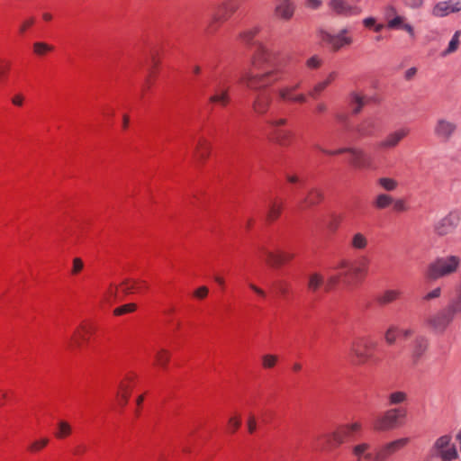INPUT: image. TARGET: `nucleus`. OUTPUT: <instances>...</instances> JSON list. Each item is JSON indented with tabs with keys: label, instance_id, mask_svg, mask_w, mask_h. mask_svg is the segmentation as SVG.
Segmentation results:
<instances>
[{
	"label": "nucleus",
	"instance_id": "obj_30",
	"mask_svg": "<svg viewBox=\"0 0 461 461\" xmlns=\"http://www.w3.org/2000/svg\"><path fill=\"white\" fill-rule=\"evenodd\" d=\"M284 203L282 201L274 200L269 203L266 220L271 223L276 221L282 213Z\"/></svg>",
	"mask_w": 461,
	"mask_h": 461
},
{
	"label": "nucleus",
	"instance_id": "obj_55",
	"mask_svg": "<svg viewBox=\"0 0 461 461\" xmlns=\"http://www.w3.org/2000/svg\"><path fill=\"white\" fill-rule=\"evenodd\" d=\"M392 205L393 211L396 212H403L408 210V206L406 205L405 201L402 199H393Z\"/></svg>",
	"mask_w": 461,
	"mask_h": 461
},
{
	"label": "nucleus",
	"instance_id": "obj_35",
	"mask_svg": "<svg viewBox=\"0 0 461 461\" xmlns=\"http://www.w3.org/2000/svg\"><path fill=\"white\" fill-rule=\"evenodd\" d=\"M393 197L387 194H379L373 202L375 209L384 210L392 205Z\"/></svg>",
	"mask_w": 461,
	"mask_h": 461
},
{
	"label": "nucleus",
	"instance_id": "obj_63",
	"mask_svg": "<svg viewBox=\"0 0 461 461\" xmlns=\"http://www.w3.org/2000/svg\"><path fill=\"white\" fill-rule=\"evenodd\" d=\"M209 293V289L206 286H200L194 292V296L197 299H204Z\"/></svg>",
	"mask_w": 461,
	"mask_h": 461
},
{
	"label": "nucleus",
	"instance_id": "obj_45",
	"mask_svg": "<svg viewBox=\"0 0 461 461\" xmlns=\"http://www.w3.org/2000/svg\"><path fill=\"white\" fill-rule=\"evenodd\" d=\"M399 329L396 326H390L384 333V339L387 345L392 346L396 341V336Z\"/></svg>",
	"mask_w": 461,
	"mask_h": 461
},
{
	"label": "nucleus",
	"instance_id": "obj_16",
	"mask_svg": "<svg viewBox=\"0 0 461 461\" xmlns=\"http://www.w3.org/2000/svg\"><path fill=\"white\" fill-rule=\"evenodd\" d=\"M230 86L218 83L215 85L213 94L209 97L211 104L226 107L230 103Z\"/></svg>",
	"mask_w": 461,
	"mask_h": 461
},
{
	"label": "nucleus",
	"instance_id": "obj_29",
	"mask_svg": "<svg viewBox=\"0 0 461 461\" xmlns=\"http://www.w3.org/2000/svg\"><path fill=\"white\" fill-rule=\"evenodd\" d=\"M294 14V5L293 3H280L275 8V14L285 20H290Z\"/></svg>",
	"mask_w": 461,
	"mask_h": 461
},
{
	"label": "nucleus",
	"instance_id": "obj_10",
	"mask_svg": "<svg viewBox=\"0 0 461 461\" xmlns=\"http://www.w3.org/2000/svg\"><path fill=\"white\" fill-rule=\"evenodd\" d=\"M460 222V215L457 212H450L447 215L438 221L434 225V232L438 236H446L452 233Z\"/></svg>",
	"mask_w": 461,
	"mask_h": 461
},
{
	"label": "nucleus",
	"instance_id": "obj_21",
	"mask_svg": "<svg viewBox=\"0 0 461 461\" xmlns=\"http://www.w3.org/2000/svg\"><path fill=\"white\" fill-rule=\"evenodd\" d=\"M359 137H372L377 131V125L374 119L366 118L363 120L356 128Z\"/></svg>",
	"mask_w": 461,
	"mask_h": 461
},
{
	"label": "nucleus",
	"instance_id": "obj_6",
	"mask_svg": "<svg viewBox=\"0 0 461 461\" xmlns=\"http://www.w3.org/2000/svg\"><path fill=\"white\" fill-rule=\"evenodd\" d=\"M317 149H319L321 152L327 155H340L344 153L350 154L351 158L349 159V163L355 168H368L371 167L372 164V159L370 156L363 149L360 148L347 147L340 148L336 150H328L317 146Z\"/></svg>",
	"mask_w": 461,
	"mask_h": 461
},
{
	"label": "nucleus",
	"instance_id": "obj_48",
	"mask_svg": "<svg viewBox=\"0 0 461 461\" xmlns=\"http://www.w3.org/2000/svg\"><path fill=\"white\" fill-rule=\"evenodd\" d=\"M407 395L403 392H394L389 395V403L392 405L400 404L406 401Z\"/></svg>",
	"mask_w": 461,
	"mask_h": 461
},
{
	"label": "nucleus",
	"instance_id": "obj_15",
	"mask_svg": "<svg viewBox=\"0 0 461 461\" xmlns=\"http://www.w3.org/2000/svg\"><path fill=\"white\" fill-rule=\"evenodd\" d=\"M95 326L87 321H83L77 330L74 332L71 338L70 347H81L83 342H86L89 339V336L95 332Z\"/></svg>",
	"mask_w": 461,
	"mask_h": 461
},
{
	"label": "nucleus",
	"instance_id": "obj_46",
	"mask_svg": "<svg viewBox=\"0 0 461 461\" xmlns=\"http://www.w3.org/2000/svg\"><path fill=\"white\" fill-rule=\"evenodd\" d=\"M137 305L135 303H126L122 306H119L113 310V314L116 316L123 315L126 313L133 312L136 311Z\"/></svg>",
	"mask_w": 461,
	"mask_h": 461
},
{
	"label": "nucleus",
	"instance_id": "obj_8",
	"mask_svg": "<svg viewBox=\"0 0 461 461\" xmlns=\"http://www.w3.org/2000/svg\"><path fill=\"white\" fill-rule=\"evenodd\" d=\"M348 32L349 31L346 28L340 30L337 34L321 30L320 31V37L323 42L330 46L332 51L338 52L353 43V38L348 35Z\"/></svg>",
	"mask_w": 461,
	"mask_h": 461
},
{
	"label": "nucleus",
	"instance_id": "obj_33",
	"mask_svg": "<svg viewBox=\"0 0 461 461\" xmlns=\"http://www.w3.org/2000/svg\"><path fill=\"white\" fill-rule=\"evenodd\" d=\"M211 150L210 143L203 138H201L197 143L195 148V157L198 160H205L209 155Z\"/></svg>",
	"mask_w": 461,
	"mask_h": 461
},
{
	"label": "nucleus",
	"instance_id": "obj_32",
	"mask_svg": "<svg viewBox=\"0 0 461 461\" xmlns=\"http://www.w3.org/2000/svg\"><path fill=\"white\" fill-rule=\"evenodd\" d=\"M285 179L288 184L291 185V193L295 196L299 191V189L304 187L305 185V179L303 177H300L299 176L295 174H286Z\"/></svg>",
	"mask_w": 461,
	"mask_h": 461
},
{
	"label": "nucleus",
	"instance_id": "obj_4",
	"mask_svg": "<svg viewBox=\"0 0 461 461\" xmlns=\"http://www.w3.org/2000/svg\"><path fill=\"white\" fill-rule=\"evenodd\" d=\"M367 265L368 259L366 258H363L359 261L358 265H355L348 260L343 259L333 267V270H341V275H343V285L350 286L364 278L367 273Z\"/></svg>",
	"mask_w": 461,
	"mask_h": 461
},
{
	"label": "nucleus",
	"instance_id": "obj_18",
	"mask_svg": "<svg viewBox=\"0 0 461 461\" xmlns=\"http://www.w3.org/2000/svg\"><path fill=\"white\" fill-rule=\"evenodd\" d=\"M459 11H461V1L448 0L438 3L433 7L432 14L436 17H444Z\"/></svg>",
	"mask_w": 461,
	"mask_h": 461
},
{
	"label": "nucleus",
	"instance_id": "obj_49",
	"mask_svg": "<svg viewBox=\"0 0 461 461\" xmlns=\"http://www.w3.org/2000/svg\"><path fill=\"white\" fill-rule=\"evenodd\" d=\"M159 60L156 59V57L153 55L151 58V68L149 71V76L147 77L145 85L142 86V94L141 97H143L144 92L149 88V77H151L154 73L156 68L158 67Z\"/></svg>",
	"mask_w": 461,
	"mask_h": 461
},
{
	"label": "nucleus",
	"instance_id": "obj_38",
	"mask_svg": "<svg viewBox=\"0 0 461 461\" xmlns=\"http://www.w3.org/2000/svg\"><path fill=\"white\" fill-rule=\"evenodd\" d=\"M451 437L449 435H444L439 437L434 443L432 451L435 456L436 453L441 452L450 446Z\"/></svg>",
	"mask_w": 461,
	"mask_h": 461
},
{
	"label": "nucleus",
	"instance_id": "obj_53",
	"mask_svg": "<svg viewBox=\"0 0 461 461\" xmlns=\"http://www.w3.org/2000/svg\"><path fill=\"white\" fill-rule=\"evenodd\" d=\"M321 65H322V59L317 55L311 57L306 61L307 68H309L311 69H317Z\"/></svg>",
	"mask_w": 461,
	"mask_h": 461
},
{
	"label": "nucleus",
	"instance_id": "obj_42",
	"mask_svg": "<svg viewBox=\"0 0 461 461\" xmlns=\"http://www.w3.org/2000/svg\"><path fill=\"white\" fill-rule=\"evenodd\" d=\"M351 246L356 249H364L367 246V240L362 233H356L352 238Z\"/></svg>",
	"mask_w": 461,
	"mask_h": 461
},
{
	"label": "nucleus",
	"instance_id": "obj_58",
	"mask_svg": "<svg viewBox=\"0 0 461 461\" xmlns=\"http://www.w3.org/2000/svg\"><path fill=\"white\" fill-rule=\"evenodd\" d=\"M268 125L272 128V131H276V128H281L287 123V119L280 118V119H272L267 122Z\"/></svg>",
	"mask_w": 461,
	"mask_h": 461
},
{
	"label": "nucleus",
	"instance_id": "obj_59",
	"mask_svg": "<svg viewBox=\"0 0 461 461\" xmlns=\"http://www.w3.org/2000/svg\"><path fill=\"white\" fill-rule=\"evenodd\" d=\"M240 418L238 416L230 417L228 421L229 429L234 433L240 426Z\"/></svg>",
	"mask_w": 461,
	"mask_h": 461
},
{
	"label": "nucleus",
	"instance_id": "obj_7",
	"mask_svg": "<svg viewBox=\"0 0 461 461\" xmlns=\"http://www.w3.org/2000/svg\"><path fill=\"white\" fill-rule=\"evenodd\" d=\"M405 415V411L402 409H389L374 420L373 429L378 432L394 429L400 425V419L404 418Z\"/></svg>",
	"mask_w": 461,
	"mask_h": 461
},
{
	"label": "nucleus",
	"instance_id": "obj_34",
	"mask_svg": "<svg viewBox=\"0 0 461 461\" xmlns=\"http://www.w3.org/2000/svg\"><path fill=\"white\" fill-rule=\"evenodd\" d=\"M324 285V277L320 273H312L309 276L307 288L312 293H316Z\"/></svg>",
	"mask_w": 461,
	"mask_h": 461
},
{
	"label": "nucleus",
	"instance_id": "obj_13",
	"mask_svg": "<svg viewBox=\"0 0 461 461\" xmlns=\"http://www.w3.org/2000/svg\"><path fill=\"white\" fill-rule=\"evenodd\" d=\"M409 441V438H401L384 444L376 451L374 460L385 461L391 455L403 448Z\"/></svg>",
	"mask_w": 461,
	"mask_h": 461
},
{
	"label": "nucleus",
	"instance_id": "obj_60",
	"mask_svg": "<svg viewBox=\"0 0 461 461\" xmlns=\"http://www.w3.org/2000/svg\"><path fill=\"white\" fill-rule=\"evenodd\" d=\"M441 295V288L436 287L432 291L427 293L423 297L422 301H430L438 298Z\"/></svg>",
	"mask_w": 461,
	"mask_h": 461
},
{
	"label": "nucleus",
	"instance_id": "obj_25",
	"mask_svg": "<svg viewBox=\"0 0 461 461\" xmlns=\"http://www.w3.org/2000/svg\"><path fill=\"white\" fill-rule=\"evenodd\" d=\"M402 294V293L400 290L388 289L377 296L376 302L379 305L385 306L399 300Z\"/></svg>",
	"mask_w": 461,
	"mask_h": 461
},
{
	"label": "nucleus",
	"instance_id": "obj_3",
	"mask_svg": "<svg viewBox=\"0 0 461 461\" xmlns=\"http://www.w3.org/2000/svg\"><path fill=\"white\" fill-rule=\"evenodd\" d=\"M461 266V258L456 255L437 257L426 269L425 276L428 280L436 281L456 274Z\"/></svg>",
	"mask_w": 461,
	"mask_h": 461
},
{
	"label": "nucleus",
	"instance_id": "obj_24",
	"mask_svg": "<svg viewBox=\"0 0 461 461\" xmlns=\"http://www.w3.org/2000/svg\"><path fill=\"white\" fill-rule=\"evenodd\" d=\"M346 429L347 428H342L341 426L331 433L325 435L327 443L330 447H337L345 442V439L348 437Z\"/></svg>",
	"mask_w": 461,
	"mask_h": 461
},
{
	"label": "nucleus",
	"instance_id": "obj_52",
	"mask_svg": "<svg viewBox=\"0 0 461 461\" xmlns=\"http://www.w3.org/2000/svg\"><path fill=\"white\" fill-rule=\"evenodd\" d=\"M35 18L29 17L25 19L19 26L18 32L21 36H23L25 32L34 24Z\"/></svg>",
	"mask_w": 461,
	"mask_h": 461
},
{
	"label": "nucleus",
	"instance_id": "obj_11",
	"mask_svg": "<svg viewBox=\"0 0 461 461\" xmlns=\"http://www.w3.org/2000/svg\"><path fill=\"white\" fill-rule=\"evenodd\" d=\"M409 134V130L407 129H399L395 131L389 133L383 140L375 142V149L377 151H388L395 149L399 143Z\"/></svg>",
	"mask_w": 461,
	"mask_h": 461
},
{
	"label": "nucleus",
	"instance_id": "obj_57",
	"mask_svg": "<svg viewBox=\"0 0 461 461\" xmlns=\"http://www.w3.org/2000/svg\"><path fill=\"white\" fill-rule=\"evenodd\" d=\"M84 268V262L79 258H75L73 259V267L71 270L72 275H77L79 274Z\"/></svg>",
	"mask_w": 461,
	"mask_h": 461
},
{
	"label": "nucleus",
	"instance_id": "obj_64",
	"mask_svg": "<svg viewBox=\"0 0 461 461\" xmlns=\"http://www.w3.org/2000/svg\"><path fill=\"white\" fill-rule=\"evenodd\" d=\"M451 302L455 304V307L457 308V310L461 311V285L456 290V297Z\"/></svg>",
	"mask_w": 461,
	"mask_h": 461
},
{
	"label": "nucleus",
	"instance_id": "obj_27",
	"mask_svg": "<svg viewBox=\"0 0 461 461\" xmlns=\"http://www.w3.org/2000/svg\"><path fill=\"white\" fill-rule=\"evenodd\" d=\"M366 104V100L364 95H361L356 92L350 93L348 96V106L351 108L352 114H358Z\"/></svg>",
	"mask_w": 461,
	"mask_h": 461
},
{
	"label": "nucleus",
	"instance_id": "obj_47",
	"mask_svg": "<svg viewBox=\"0 0 461 461\" xmlns=\"http://www.w3.org/2000/svg\"><path fill=\"white\" fill-rule=\"evenodd\" d=\"M459 35H460L459 31L455 32V34L453 35V37L448 44L447 49L446 50H444L443 56L448 55L457 50L458 45H459Z\"/></svg>",
	"mask_w": 461,
	"mask_h": 461
},
{
	"label": "nucleus",
	"instance_id": "obj_5",
	"mask_svg": "<svg viewBox=\"0 0 461 461\" xmlns=\"http://www.w3.org/2000/svg\"><path fill=\"white\" fill-rule=\"evenodd\" d=\"M461 313V311L455 307V304L450 302L445 308L440 309L438 312L429 315L426 321V325L436 332L442 333L452 322L456 314Z\"/></svg>",
	"mask_w": 461,
	"mask_h": 461
},
{
	"label": "nucleus",
	"instance_id": "obj_43",
	"mask_svg": "<svg viewBox=\"0 0 461 461\" xmlns=\"http://www.w3.org/2000/svg\"><path fill=\"white\" fill-rule=\"evenodd\" d=\"M221 19H217V14H215L212 20L208 23L207 26L204 29V33L206 35H212L216 32L219 28V23H223Z\"/></svg>",
	"mask_w": 461,
	"mask_h": 461
},
{
	"label": "nucleus",
	"instance_id": "obj_39",
	"mask_svg": "<svg viewBox=\"0 0 461 461\" xmlns=\"http://www.w3.org/2000/svg\"><path fill=\"white\" fill-rule=\"evenodd\" d=\"M435 456H439L442 461H452L458 457V453L454 445L449 446L447 448L436 453Z\"/></svg>",
	"mask_w": 461,
	"mask_h": 461
},
{
	"label": "nucleus",
	"instance_id": "obj_51",
	"mask_svg": "<svg viewBox=\"0 0 461 461\" xmlns=\"http://www.w3.org/2000/svg\"><path fill=\"white\" fill-rule=\"evenodd\" d=\"M370 448V445L367 443H361L356 445L352 448V452L357 458L361 460V456L365 455V453Z\"/></svg>",
	"mask_w": 461,
	"mask_h": 461
},
{
	"label": "nucleus",
	"instance_id": "obj_12",
	"mask_svg": "<svg viewBox=\"0 0 461 461\" xmlns=\"http://www.w3.org/2000/svg\"><path fill=\"white\" fill-rule=\"evenodd\" d=\"M457 130V124L445 118H439L436 121L433 132L436 138L441 142L449 141Z\"/></svg>",
	"mask_w": 461,
	"mask_h": 461
},
{
	"label": "nucleus",
	"instance_id": "obj_37",
	"mask_svg": "<svg viewBox=\"0 0 461 461\" xmlns=\"http://www.w3.org/2000/svg\"><path fill=\"white\" fill-rule=\"evenodd\" d=\"M33 53L38 57H43L47 53L54 50V46L43 41H36L33 43Z\"/></svg>",
	"mask_w": 461,
	"mask_h": 461
},
{
	"label": "nucleus",
	"instance_id": "obj_20",
	"mask_svg": "<svg viewBox=\"0 0 461 461\" xmlns=\"http://www.w3.org/2000/svg\"><path fill=\"white\" fill-rule=\"evenodd\" d=\"M241 0H224L217 9V19L228 21L240 8Z\"/></svg>",
	"mask_w": 461,
	"mask_h": 461
},
{
	"label": "nucleus",
	"instance_id": "obj_2",
	"mask_svg": "<svg viewBox=\"0 0 461 461\" xmlns=\"http://www.w3.org/2000/svg\"><path fill=\"white\" fill-rule=\"evenodd\" d=\"M350 353L355 357L357 364L368 366L383 364L385 356V351L370 336H361L354 339L351 343Z\"/></svg>",
	"mask_w": 461,
	"mask_h": 461
},
{
	"label": "nucleus",
	"instance_id": "obj_40",
	"mask_svg": "<svg viewBox=\"0 0 461 461\" xmlns=\"http://www.w3.org/2000/svg\"><path fill=\"white\" fill-rule=\"evenodd\" d=\"M337 273L334 275H331L327 279L326 285H325V291L329 292L335 286H337L339 283L343 284V275H341V270H335Z\"/></svg>",
	"mask_w": 461,
	"mask_h": 461
},
{
	"label": "nucleus",
	"instance_id": "obj_9",
	"mask_svg": "<svg viewBox=\"0 0 461 461\" xmlns=\"http://www.w3.org/2000/svg\"><path fill=\"white\" fill-rule=\"evenodd\" d=\"M258 250L260 253L262 257L265 258L266 263L273 267V268H278L284 264H286L293 260L295 257L294 253L291 252H277L275 253L271 250H269L266 246L259 245L258 247Z\"/></svg>",
	"mask_w": 461,
	"mask_h": 461
},
{
	"label": "nucleus",
	"instance_id": "obj_23",
	"mask_svg": "<svg viewBox=\"0 0 461 461\" xmlns=\"http://www.w3.org/2000/svg\"><path fill=\"white\" fill-rule=\"evenodd\" d=\"M272 140L282 147H287L291 144L293 140V132L289 130L276 128L272 131Z\"/></svg>",
	"mask_w": 461,
	"mask_h": 461
},
{
	"label": "nucleus",
	"instance_id": "obj_54",
	"mask_svg": "<svg viewBox=\"0 0 461 461\" xmlns=\"http://www.w3.org/2000/svg\"><path fill=\"white\" fill-rule=\"evenodd\" d=\"M277 362V357L275 355H265L262 357V365L265 368H272Z\"/></svg>",
	"mask_w": 461,
	"mask_h": 461
},
{
	"label": "nucleus",
	"instance_id": "obj_14",
	"mask_svg": "<svg viewBox=\"0 0 461 461\" xmlns=\"http://www.w3.org/2000/svg\"><path fill=\"white\" fill-rule=\"evenodd\" d=\"M324 200V193L319 187L310 188L306 194L298 201V206L301 210L311 209L319 205Z\"/></svg>",
	"mask_w": 461,
	"mask_h": 461
},
{
	"label": "nucleus",
	"instance_id": "obj_28",
	"mask_svg": "<svg viewBox=\"0 0 461 461\" xmlns=\"http://www.w3.org/2000/svg\"><path fill=\"white\" fill-rule=\"evenodd\" d=\"M428 339L425 337H417L414 339L411 350V358L413 363H416V361L425 353L428 348Z\"/></svg>",
	"mask_w": 461,
	"mask_h": 461
},
{
	"label": "nucleus",
	"instance_id": "obj_17",
	"mask_svg": "<svg viewBox=\"0 0 461 461\" xmlns=\"http://www.w3.org/2000/svg\"><path fill=\"white\" fill-rule=\"evenodd\" d=\"M329 6L337 15L341 16L357 15L361 12L359 7L350 5L345 0H330Z\"/></svg>",
	"mask_w": 461,
	"mask_h": 461
},
{
	"label": "nucleus",
	"instance_id": "obj_41",
	"mask_svg": "<svg viewBox=\"0 0 461 461\" xmlns=\"http://www.w3.org/2000/svg\"><path fill=\"white\" fill-rule=\"evenodd\" d=\"M377 184L388 192L394 191L398 187V182L390 177H380L377 180Z\"/></svg>",
	"mask_w": 461,
	"mask_h": 461
},
{
	"label": "nucleus",
	"instance_id": "obj_62",
	"mask_svg": "<svg viewBox=\"0 0 461 461\" xmlns=\"http://www.w3.org/2000/svg\"><path fill=\"white\" fill-rule=\"evenodd\" d=\"M48 442H49L48 438H42L40 440H36L30 446L29 448L31 451H39L41 448H43L48 444Z\"/></svg>",
	"mask_w": 461,
	"mask_h": 461
},
{
	"label": "nucleus",
	"instance_id": "obj_50",
	"mask_svg": "<svg viewBox=\"0 0 461 461\" xmlns=\"http://www.w3.org/2000/svg\"><path fill=\"white\" fill-rule=\"evenodd\" d=\"M258 32H259V28L254 27L252 29H249V30L240 33V39L246 43H250Z\"/></svg>",
	"mask_w": 461,
	"mask_h": 461
},
{
	"label": "nucleus",
	"instance_id": "obj_19",
	"mask_svg": "<svg viewBox=\"0 0 461 461\" xmlns=\"http://www.w3.org/2000/svg\"><path fill=\"white\" fill-rule=\"evenodd\" d=\"M272 104V96L268 93H258L252 102V110L258 115L266 114Z\"/></svg>",
	"mask_w": 461,
	"mask_h": 461
},
{
	"label": "nucleus",
	"instance_id": "obj_31",
	"mask_svg": "<svg viewBox=\"0 0 461 461\" xmlns=\"http://www.w3.org/2000/svg\"><path fill=\"white\" fill-rule=\"evenodd\" d=\"M72 426L67 420H60L58 421L56 425V429L54 431V437L58 439H63L68 438L72 433Z\"/></svg>",
	"mask_w": 461,
	"mask_h": 461
},
{
	"label": "nucleus",
	"instance_id": "obj_36",
	"mask_svg": "<svg viewBox=\"0 0 461 461\" xmlns=\"http://www.w3.org/2000/svg\"><path fill=\"white\" fill-rule=\"evenodd\" d=\"M170 358V353L165 348H160L155 354V365L165 369Z\"/></svg>",
	"mask_w": 461,
	"mask_h": 461
},
{
	"label": "nucleus",
	"instance_id": "obj_1",
	"mask_svg": "<svg viewBox=\"0 0 461 461\" xmlns=\"http://www.w3.org/2000/svg\"><path fill=\"white\" fill-rule=\"evenodd\" d=\"M251 64L252 68L240 77V83L249 90L260 91L283 78L286 59L278 51L259 44Z\"/></svg>",
	"mask_w": 461,
	"mask_h": 461
},
{
	"label": "nucleus",
	"instance_id": "obj_61",
	"mask_svg": "<svg viewBox=\"0 0 461 461\" xmlns=\"http://www.w3.org/2000/svg\"><path fill=\"white\" fill-rule=\"evenodd\" d=\"M327 83H324L323 81L322 82H320L318 83L317 85L314 86L313 89L312 91H310L309 95L312 97H317L318 95H320L326 87H327Z\"/></svg>",
	"mask_w": 461,
	"mask_h": 461
},
{
	"label": "nucleus",
	"instance_id": "obj_56",
	"mask_svg": "<svg viewBox=\"0 0 461 461\" xmlns=\"http://www.w3.org/2000/svg\"><path fill=\"white\" fill-rule=\"evenodd\" d=\"M403 17L397 15L388 22L387 26L389 29H401L403 24Z\"/></svg>",
	"mask_w": 461,
	"mask_h": 461
},
{
	"label": "nucleus",
	"instance_id": "obj_22",
	"mask_svg": "<svg viewBox=\"0 0 461 461\" xmlns=\"http://www.w3.org/2000/svg\"><path fill=\"white\" fill-rule=\"evenodd\" d=\"M121 286L122 287V292L124 294L140 293L142 290H147L149 288L146 281L131 279L124 280Z\"/></svg>",
	"mask_w": 461,
	"mask_h": 461
},
{
	"label": "nucleus",
	"instance_id": "obj_44",
	"mask_svg": "<svg viewBox=\"0 0 461 461\" xmlns=\"http://www.w3.org/2000/svg\"><path fill=\"white\" fill-rule=\"evenodd\" d=\"M278 294L285 299H286L290 294L291 285L285 280H280L275 285Z\"/></svg>",
	"mask_w": 461,
	"mask_h": 461
},
{
	"label": "nucleus",
	"instance_id": "obj_26",
	"mask_svg": "<svg viewBox=\"0 0 461 461\" xmlns=\"http://www.w3.org/2000/svg\"><path fill=\"white\" fill-rule=\"evenodd\" d=\"M278 96L281 101L289 103L303 104L307 101L306 95L303 94L294 95L291 89L282 87L278 90Z\"/></svg>",
	"mask_w": 461,
	"mask_h": 461
}]
</instances>
